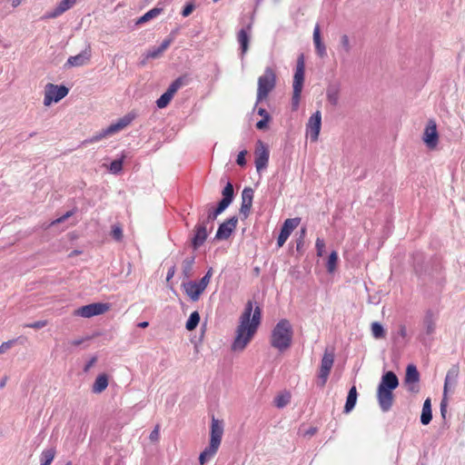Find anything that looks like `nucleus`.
<instances>
[{
	"label": "nucleus",
	"mask_w": 465,
	"mask_h": 465,
	"mask_svg": "<svg viewBox=\"0 0 465 465\" xmlns=\"http://www.w3.org/2000/svg\"><path fill=\"white\" fill-rule=\"evenodd\" d=\"M246 154H247L246 150H242L238 153L237 159H236V163L238 165L244 166L246 164V159H245Z\"/></svg>",
	"instance_id": "55"
},
{
	"label": "nucleus",
	"mask_w": 465,
	"mask_h": 465,
	"mask_svg": "<svg viewBox=\"0 0 465 465\" xmlns=\"http://www.w3.org/2000/svg\"><path fill=\"white\" fill-rule=\"evenodd\" d=\"M220 443L210 440L209 446L206 447L199 456V461L201 465H203L205 462L210 460L217 452Z\"/></svg>",
	"instance_id": "27"
},
{
	"label": "nucleus",
	"mask_w": 465,
	"mask_h": 465,
	"mask_svg": "<svg viewBox=\"0 0 465 465\" xmlns=\"http://www.w3.org/2000/svg\"><path fill=\"white\" fill-rule=\"evenodd\" d=\"M223 434V424L222 420L215 419L214 416L212 418L210 440L215 441L221 444L222 437Z\"/></svg>",
	"instance_id": "24"
},
{
	"label": "nucleus",
	"mask_w": 465,
	"mask_h": 465,
	"mask_svg": "<svg viewBox=\"0 0 465 465\" xmlns=\"http://www.w3.org/2000/svg\"><path fill=\"white\" fill-rule=\"evenodd\" d=\"M135 117V113H128L122 118L118 119L115 123L111 124L107 127V132H112L113 134H115L117 132L122 131L123 129L127 127L134 120Z\"/></svg>",
	"instance_id": "21"
},
{
	"label": "nucleus",
	"mask_w": 465,
	"mask_h": 465,
	"mask_svg": "<svg viewBox=\"0 0 465 465\" xmlns=\"http://www.w3.org/2000/svg\"><path fill=\"white\" fill-rule=\"evenodd\" d=\"M371 332L375 339H381L385 336V330L383 326L378 322H374L371 324Z\"/></svg>",
	"instance_id": "39"
},
{
	"label": "nucleus",
	"mask_w": 465,
	"mask_h": 465,
	"mask_svg": "<svg viewBox=\"0 0 465 465\" xmlns=\"http://www.w3.org/2000/svg\"><path fill=\"white\" fill-rule=\"evenodd\" d=\"M69 93V89L64 85H57L47 84L45 85L44 104L50 105L52 103H57L65 97Z\"/></svg>",
	"instance_id": "7"
},
{
	"label": "nucleus",
	"mask_w": 465,
	"mask_h": 465,
	"mask_svg": "<svg viewBox=\"0 0 465 465\" xmlns=\"http://www.w3.org/2000/svg\"><path fill=\"white\" fill-rule=\"evenodd\" d=\"M254 154H255V160H254L255 167H256L257 172L260 173L261 171L264 170L267 167L268 162H269V156H270V153H269L267 145L261 140H259L256 143V148H255Z\"/></svg>",
	"instance_id": "9"
},
{
	"label": "nucleus",
	"mask_w": 465,
	"mask_h": 465,
	"mask_svg": "<svg viewBox=\"0 0 465 465\" xmlns=\"http://www.w3.org/2000/svg\"><path fill=\"white\" fill-rule=\"evenodd\" d=\"M46 321H36L35 322L25 324V327L39 330L46 326Z\"/></svg>",
	"instance_id": "53"
},
{
	"label": "nucleus",
	"mask_w": 465,
	"mask_h": 465,
	"mask_svg": "<svg viewBox=\"0 0 465 465\" xmlns=\"http://www.w3.org/2000/svg\"><path fill=\"white\" fill-rule=\"evenodd\" d=\"M193 232L194 233L191 240V243L193 250H197L206 241L208 237V231L207 228H205L203 225L197 223L194 227Z\"/></svg>",
	"instance_id": "20"
},
{
	"label": "nucleus",
	"mask_w": 465,
	"mask_h": 465,
	"mask_svg": "<svg viewBox=\"0 0 465 465\" xmlns=\"http://www.w3.org/2000/svg\"><path fill=\"white\" fill-rule=\"evenodd\" d=\"M315 248H316L317 255L322 257L323 255L324 248H325L324 240L322 238H317L316 242H315Z\"/></svg>",
	"instance_id": "50"
},
{
	"label": "nucleus",
	"mask_w": 465,
	"mask_h": 465,
	"mask_svg": "<svg viewBox=\"0 0 465 465\" xmlns=\"http://www.w3.org/2000/svg\"><path fill=\"white\" fill-rule=\"evenodd\" d=\"M163 12V8L160 7H153L148 12H146L143 15H142L138 20L137 24H143L145 22H148L149 20L156 17Z\"/></svg>",
	"instance_id": "35"
},
{
	"label": "nucleus",
	"mask_w": 465,
	"mask_h": 465,
	"mask_svg": "<svg viewBox=\"0 0 465 465\" xmlns=\"http://www.w3.org/2000/svg\"><path fill=\"white\" fill-rule=\"evenodd\" d=\"M213 268L210 267L208 269V271L206 272V273L203 275V277L198 282V283L205 290L206 287L208 286L209 282H210V280L212 278V275H213Z\"/></svg>",
	"instance_id": "46"
},
{
	"label": "nucleus",
	"mask_w": 465,
	"mask_h": 465,
	"mask_svg": "<svg viewBox=\"0 0 465 465\" xmlns=\"http://www.w3.org/2000/svg\"><path fill=\"white\" fill-rule=\"evenodd\" d=\"M215 220L213 219V218H210L208 215H206L205 213H201L199 214V217H198V224H202L203 225L205 228H207V224L208 223H212L211 225V228H210V231H212L213 225V223L214 222Z\"/></svg>",
	"instance_id": "45"
},
{
	"label": "nucleus",
	"mask_w": 465,
	"mask_h": 465,
	"mask_svg": "<svg viewBox=\"0 0 465 465\" xmlns=\"http://www.w3.org/2000/svg\"><path fill=\"white\" fill-rule=\"evenodd\" d=\"M194 7L195 6L193 3H189V4L185 5V6L183 7V9L182 11V15L183 17L190 15L192 14V12L194 10Z\"/></svg>",
	"instance_id": "57"
},
{
	"label": "nucleus",
	"mask_w": 465,
	"mask_h": 465,
	"mask_svg": "<svg viewBox=\"0 0 465 465\" xmlns=\"http://www.w3.org/2000/svg\"><path fill=\"white\" fill-rule=\"evenodd\" d=\"M338 262V253L336 251H332L328 258L326 268L328 272L331 273L335 271Z\"/></svg>",
	"instance_id": "38"
},
{
	"label": "nucleus",
	"mask_w": 465,
	"mask_h": 465,
	"mask_svg": "<svg viewBox=\"0 0 465 465\" xmlns=\"http://www.w3.org/2000/svg\"><path fill=\"white\" fill-rule=\"evenodd\" d=\"M341 92V85L339 83L330 84L326 89L327 101L332 105L336 106L339 103Z\"/></svg>",
	"instance_id": "26"
},
{
	"label": "nucleus",
	"mask_w": 465,
	"mask_h": 465,
	"mask_svg": "<svg viewBox=\"0 0 465 465\" xmlns=\"http://www.w3.org/2000/svg\"><path fill=\"white\" fill-rule=\"evenodd\" d=\"M15 342V340L7 341L3 342V343L0 345V354H1V353H4V352H5V351H6L7 350H9Z\"/></svg>",
	"instance_id": "58"
},
{
	"label": "nucleus",
	"mask_w": 465,
	"mask_h": 465,
	"mask_svg": "<svg viewBox=\"0 0 465 465\" xmlns=\"http://www.w3.org/2000/svg\"><path fill=\"white\" fill-rule=\"evenodd\" d=\"M108 386V377L106 374L103 373L96 377L93 386L92 391L94 393H101L104 391Z\"/></svg>",
	"instance_id": "31"
},
{
	"label": "nucleus",
	"mask_w": 465,
	"mask_h": 465,
	"mask_svg": "<svg viewBox=\"0 0 465 465\" xmlns=\"http://www.w3.org/2000/svg\"><path fill=\"white\" fill-rule=\"evenodd\" d=\"M252 29V24H249L246 28H242L237 35V40L240 44L242 54H244L249 46L250 35L249 32Z\"/></svg>",
	"instance_id": "28"
},
{
	"label": "nucleus",
	"mask_w": 465,
	"mask_h": 465,
	"mask_svg": "<svg viewBox=\"0 0 465 465\" xmlns=\"http://www.w3.org/2000/svg\"><path fill=\"white\" fill-rule=\"evenodd\" d=\"M200 319L201 318L199 312L197 311L193 312L185 323V328L188 331H193L199 324Z\"/></svg>",
	"instance_id": "36"
},
{
	"label": "nucleus",
	"mask_w": 465,
	"mask_h": 465,
	"mask_svg": "<svg viewBox=\"0 0 465 465\" xmlns=\"http://www.w3.org/2000/svg\"><path fill=\"white\" fill-rule=\"evenodd\" d=\"M300 222L301 218L298 217L289 218L284 221L277 239L278 247H282L285 243L292 231L300 224Z\"/></svg>",
	"instance_id": "15"
},
{
	"label": "nucleus",
	"mask_w": 465,
	"mask_h": 465,
	"mask_svg": "<svg viewBox=\"0 0 465 465\" xmlns=\"http://www.w3.org/2000/svg\"><path fill=\"white\" fill-rule=\"evenodd\" d=\"M313 44L315 47L323 44L321 38L320 25L318 24L315 25L313 30Z\"/></svg>",
	"instance_id": "48"
},
{
	"label": "nucleus",
	"mask_w": 465,
	"mask_h": 465,
	"mask_svg": "<svg viewBox=\"0 0 465 465\" xmlns=\"http://www.w3.org/2000/svg\"><path fill=\"white\" fill-rule=\"evenodd\" d=\"M335 359L333 347H326L322 355L320 369L317 374L316 384L320 388H323L328 381L331 371L332 369Z\"/></svg>",
	"instance_id": "4"
},
{
	"label": "nucleus",
	"mask_w": 465,
	"mask_h": 465,
	"mask_svg": "<svg viewBox=\"0 0 465 465\" xmlns=\"http://www.w3.org/2000/svg\"><path fill=\"white\" fill-rule=\"evenodd\" d=\"M322 126V113L316 111L311 115L306 124V133L312 142H316L319 138V134Z\"/></svg>",
	"instance_id": "10"
},
{
	"label": "nucleus",
	"mask_w": 465,
	"mask_h": 465,
	"mask_svg": "<svg viewBox=\"0 0 465 465\" xmlns=\"http://www.w3.org/2000/svg\"><path fill=\"white\" fill-rule=\"evenodd\" d=\"M398 386L399 379L397 375L393 371H388L382 374L378 388H384L387 390L394 391Z\"/></svg>",
	"instance_id": "22"
},
{
	"label": "nucleus",
	"mask_w": 465,
	"mask_h": 465,
	"mask_svg": "<svg viewBox=\"0 0 465 465\" xmlns=\"http://www.w3.org/2000/svg\"><path fill=\"white\" fill-rule=\"evenodd\" d=\"M215 220L213 219V218H210L208 215H206L205 213H201L199 214V217H198V224H202L203 225L205 228H207V224L208 223H212L211 225V228H210V231H212L213 225V223L214 222Z\"/></svg>",
	"instance_id": "43"
},
{
	"label": "nucleus",
	"mask_w": 465,
	"mask_h": 465,
	"mask_svg": "<svg viewBox=\"0 0 465 465\" xmlns=\"http://www.w3.org/2000/svg\"><path fill=\"white\" fill-rule=\"evenodd\" d=\"M315 49H316V53L318 54V55L320 57H324L327 54L326 46L324 44L316 46Z\"/></svg>",
	"instance_id": "60"
},
{
	"label": "nucleus",
	"mask_w": 465,
	"mask_h": 465,
	"mask_svg": "<svg viewBox=\"0 0 465 465\" xmlns=\"http://www.w3.org/2000/svg\"><path fill=\"white\" fill-rule=\"evenodd\" d=\"M77 0H62L58 3V5L47 14L46 17L48 18H55L71 9L75 4Z\"/></svg>",
	"instance_id": "23"
},
{
	"label": "nucleus",
	"mask_w": 465,
	"mask_h": 465,
	"mask_svg": "<svg viewBox=\"0 0 465 465\" xmlns=\"http://www.w3.org/2000/svg\"><path fill=\"white\" fill-rule=\"evenodd\" d=\"M357 397H358L357 389L353 385L350 389L348 395H347V399H346V402H345L344 410H343V411L345 413H349L353 410V408L355 407L356 402H357Z\"/></svg>",
	"instance_id": "29"
},
{
	"label": "nucleus",
	"mask_w": 465,
	"mask_h": 465,
	"mask_svg": "<svg viewBox=\"0 0 465 465\" xmlns=\"http://www.w3.org/2000/svg\"><path fill=\"white\" fill-rule=\"evenodd\" d=\"M422 140L429 149H434L439 142V134L435 121L430 120L426 125Z\"/></svg>",
	"instance_id": "13"
},
{
	"label": "nucleus",
	"mask_w": 465,
	"mask_h": 465,
	"mask_svg": "<svg viewBox=\"0 0 465 465\" xmlns=\"http://www.w3.org/2000/svg\"><path fill=\"white\" fill-rule=\"evenodd\" d=\"M276 74L272 68L266 67L264 74L258 78L256 104L265 99L274 89Z\"/></svg>",
	"instance_id": "5"
},
{
	"label": "nucleus",
	"mask_w": 465,
	"mask_h": 465,
	"mask_svg": "<svg viewBox=\"0 0 465 465\" xmlns=\"http://www.w3.org/2000/svg\"><path fill=\"white\" fill-rule=\"evenodd\" d=\"M432 420V411H431V401L430 399L428 398L424 401L422 406V411L420 415V422L423 425H428Z\"/></svg>",
	"instance_id": "30"
},
{
	"label": "nucleus",
	"mask_w": 465,
	"mask_h": 465,
	"mask_svg": "<svg viewBox=\"0 0 465 465\" xmlns=\"http://www.w3.org/2000/svg\"><path fill=\"white\" fill-rule=\"evenodd\" d=\"M238 217L235 215L225 220L219 225L214 240L223 241L229 239L232 232L236 229Z\"/></svg>",
	"instance_id": "11"
},
{
	"label": "nucleus",
	"mask_w": 465,
	"mask_h": 465,
	"mask_svg": "<svg viewBox=\"0 0 465 465\" xmlns=\"http://www.w3.org/2000/svg\"><path fill=\"white\" fill-rule=\"evenodd\" d=\"M293 336L292 326L289 320L282 319L273 327L271 334V345L279 351H284L292 345Z\"/></svg>",
	"instance_id": "2"
},
{
	"label": "nucleus",
	"mask_w": 465,
	"mask_h": 465,
	"mask_svg": "<svg viewBox=\"0 0 465 465\" xmlns=\"http://www.w3.org/2000/svg\"><path fill=\"white\" fill-rule=\"evenodd\" d=\"M109 305L107 303L94 302L87 305H84L78 308L74 314L84 318H90L96 315H101L107 312Z\"/></svg>",
	"instance_id": "8"
},
{
	"label": "nucleus",
	"mask_w": 465,
	"mask_h": 465,
	"mask_svg": "<svg viewBox=\"0 0 465 465\" xmlns=\"http://www.w3.org/2000/svg\"><path fill=\"white\" fill-rule=\"evenodd\" d=\"M173 97L169 95L167 93H163L157 100H156V105L158 108L163 109L165 108Z\"/></svg>",
	"instance_id": "41"
},
{
	"label": "nucleus",
	"mask_w": 465,
	"mask_h": 465,
	"mask_svg": "<svg viewBox=\"0 0 465 465\" xmlns=\"http://www.w3.org/2000/svg\"><path fill=\"white\" fill-rule=\"evenodd\" d=\"M290 400H291L290 393L285 392V393L277 395L274 398L273 402L277 408L282 409V408L285 407L290 402Z\"/></svg>",
	"instance_id": "37"
},
{
	"label": "nucleus",
	"mask_w": 465,
	"mask_h": 465,
	"mask_svg": "<svg viewBox=\"0 0 465 465\" xmlns=\"http://www.w3.org/2000/svg\"><path fill=\"white\" fill-rule=\"evenodd\" d=\"M90 58L91 47L90 45H88L84 50L80 52L78 54L70 56L67 59L65 65L70 67L82 66L86 64L89 62Z\"/></svg>",
	"instance_id": "18"
},
{
	"label": "nucleus",
	"mask_w": 465,
	"mask_h": 465,
	"mask_svg": "<svg viewBox=\"0 0 465 465\" xmlns=\"http://www.w3.org/2000/svg\"><path fill=\"white\" fill-rule=\"evenodd\" d=\"M262 317V310L259 306L253 310V305L249 301L240 317V322L236 329V335L231 349L233 351H243L255 334Z\"/></svg>",
	"instance_id": "1"
},
{
	"label": "nucleus",
	"mask_w": 465,
	"mask_h": 465,
	"mask_svg": "<svg viewBox=\"0 0 465 465\" xmlns=\"http://www.w3.org/2000/svg\"><path fill=\"white\" fill-rule=\"evenodd\" d=\"M254 192L251 187H245L242 192L240 213L247 218L251 213Z\"/></svg>",
	"instance_id": "17"
},
{
	"label": "nucleus",
	"mask_w": 465,
	"mask_h": 465,
	"mask_svg": "<svg viewBox=\"0 0 465 465\" xmlns=\"http://www.w3.org/2000/svg\"><path fill=\"white\" fill-rule=\"evenodd\" d=\"M215 220L213 219V218H210L208 215H206L205 213H201L199 214V217H198V224H202L203 225L205 228H207V224L208 223H212L211 225V228H210V231H212L213 225V223L214 222Z\"/></svg>",
	"instance_id": "44"
},
{
	"label": "nucleus",
	"mask_w": 465,
	"mask_h": 465,
	"mask_svg": "<svg viewBox=\"0 0 465 465\" xmlns=\"http://www.w3.org/2000/svg\"><path fill=\"white\" fill-rule=\"evenodd\" d=\"M315 49H316V53L318 54V55L320 57H324L327 54L326 46L324 44L316 46Z\"/></svg>",
	"instance_id": "61"
},
{
	"label": "nucleus",
	"mask_w": 465,
	"mask_h": 465,
	"mask_svg": "<svg viewBox=\"0 0 465 465\" xmlns=\"http://www.w3.org/2000/svg\"><path fill=\"white\" fill-rule=\"evenodd\" d=\"M341 45L342 46V48L344 49V51L346 53H349L351 51V44H350L349 36L347 35H341Z\"/></svg>",
	"instance_id": "52"
},
{
	"label": "nucleus",
	"mask_w": 465,
	"mask_h": 465,
	"mask_svg": "<svg viewBox=\"0 0 465 465\" xmlns=\"http://www.w3.org/2000/svg\"><path fill=\"white\" fill-rule=\"evenodd\" d=\"M123 163H124L123 158L114 160L110 163V167H109L110 172L114 174L118 173L123 169Z\"/></svg>",
	"instance_id": "42"
},
{
	"label": "nucleus",
	"mask_w": 465,
	"mask_h": 465,
	"mask_svg": "<svg viewBox=\"0 0 465 465\" xmlns=\"http://www.w3.org/2000/svg\"><path fill=\"white\" fill-rule=\"evenodd\" d=\"M55 456V449L54 448H49L45 449L41 455H40V465H50L52 461L54 460Z\"/></svg>",
	"instance_id": "33"
},
{
	"label": "nucleus",
	"mask_w": 465,
	"mask_h": 465,
	"mask_svg": "<svg viewBox=\"0 0 465 465\" xmlns=\"http://www.w3.org/2000/svg\"><path fill=\"white\" fill-rule=\"evenodd\" d=\"M447 408H448V397L447 394H443L440 405V411L442 419H446L447 414Z\"/></svg>",
	"instance_id": "49"
},
{
	"label": "nucleus",
	"mask_w": 465,
	"mask_h": 465,
	"mask_svg": "<svg viewBox=\"0 0 465 465\" xmlns=\"http://www.w3.org/2000/svg\"><path fill=\"white\" fill-rule=\"evenodd\" d=\"M269 121L270 120H268V119H261L260 121H258L256 123V128L259 130L264 129L265 127H267Z\"/></svg>",
	"instance_id": "64"
},
{
	"label": "nucleus",
	"mask_w": 465,
	"mask_h": 465,
	"mask_svg": "<svg viewBox=\"0 0 465 465\" xmlns=\"http://www.w3.org/2000/svg\"><path fill=\"white\" fill-rule=\"evenodd\" d=\"M222 195L223 198L215 208H213L209 205L206 206V215H208L210 218L216 220L217 216L223 213L232 203L234 199V189L231 182H227L226 185L222 191Z\"/></svg>",
	"instance_id": "6"
},
{
	"label": "nucleus",
	"mask_w": 465,
	"mask_h": 465,
	"mask_svg": "<svg viewBox=\"0 0 465 465\" xmlns=\"http://www.w3.org/2000/svg\"><path fill=\"white\" fill-rule=\"evenodd\" d=\"M172 41H173L172 38L164 39L158 47L160 48V50L164 52L170 46Z\"/></svg>",
	"instance_id": "62"
},
{
	"label": "nucleus",
	"mask_w": 465,
	"mask_h": 465,
	"mask_svg": "<svg viewBox=\"0 0 465 465\" xmlns=\"http://www.w3.org/2000/svg\"><path fill=\"white\" fill-rule=\"evenodd\" d=\"M160 437V427L156 425L154 429L151 431L149 435V439L151 441H157Z\"/></svg>",
	"instance_id": "56"
},
{
	"label": "nucleus",
	"mask_w": 465,
	"mask_h": 465,
	"mask_svg": "<svg viewBox=\"0 0 465 465\" xmlns=\"http://www.w3.org/2000/svg\"><path fill=\"white\" fill-rule=\"evenodd\" d=\"M111 234H112V237L115 241H117V242L121 241L123 239V230H122V227L120 225H118V224L113 225Z\"/></svg>",
	"instance_id": "47"
},
{
	"label": "nucleus",
	"mask_w": 465,
	"mask_h": 465,
	"mask_svg": "<svg viewBox=\"0 0 465 465\" xmlns=\"http://www.w3.org/2000/svg\"><path fill=\"white\" fill-rule=\"evenodd\" d=\"M420 372L414 364H409L406 368L404 382L407 390L411 392H418L420 388L417 383L420 381Z\"/></svg>",
	"instance_id": "14"
},
{
	"label": "nucleus",
	"mask_w": 465,
	"mask_h": 465,
	"mask_svg": "<svg viewBox=\"0 0 465 465\" xmlns=\"http://www.w3.org/2000/svg\"><path fill=\"white\" fill-rule=\"evenodd\" d=\"M306 235V227H302L300 231V237L296 242V248L299 251L303 246V239Z\"/></svg>",
	"instance_id": "54"
},
{
	"label": "nucleus",
	"mask_w": 465,
	"mask_h": 465,
	"mask_svg": "<svg viewBox=\"0 0 465 465\" xmlns=\"http://www.w3.org/2000/svg\"><path fill=\"white\" fill-rule=\"evenodd\" d=\"M460 373V369L458 365H453L447 372L444 387H443V394H448L449 388L450 386H455L458 381Z\"/></svg>",
	"instance_id": "25"
},
{
	"label": "nucleus",
	"mask_w": 465,
	"mask_h": 465,
	"mask_svg": "<svg viewBox=\"0 0 465 465\" xmlns=\"http://www.w3.org/2000/svg\"><path fill=\"white\" fill-rule=\"evenodd\" d=\"M113 134L112 132H107V127L105 129H103L101 132L95 134L94 135H93L90 139L88 140H85L84 143H95V142H98L104 138H105L106 136H109Z\"/></svg>",
	"instance_id": "40"
},
{
	"label": "nucleus",
	"mask_w": 465,
	"mask_h": 465,
	"mask_svg": "<svg viewBox=\"0 0 465 465\" xmlns=\"http://www.w3.org/2000/svg\"><path fill=\"white\" fill-rule=\"evenodd\" d=\"M438 321V314L434 312L432 310H427L425 312L423 320H422V329L423 332L420 335V340H425L426 336H431L434 334L436 331V324Z\"/></svg>",
	"instance_id": "12"
},
{
	"label": "nucleus",
	"mask_w": 465,
	"mask_h": 465,
	"mask_svg": "<svg viewBox=\"0 0 465 465\" xmlns=\"http://www.w3.org/2000/svg\"><path fill=\"white\" fill-rule=\"evenodd\" d=\"M304 57L303 54H302L297 59L296 69L293 75V93L292 97V111H296L299 108L301 94L304 83Z\"/></svg>",
	"instance_id": "3"
},
{
	"label": "nucleus",
	"mask_w": 465,
	"mask_h": 465,
	"mask_svg": "<svg viewBox=\"0 0 465 465\" xmlns=\"http://www.w3.org/2000/svg\"><path fill=\"white\" fill-rule=\"evenodd\" d=\"M186 76H179L168 86L165 93L173 97L174 94L185 84Z\"/></svg>",
	"instance_id": "34"
},
{
	"label": "nucleus",
	"mask_w": 465,
	"mask_h": 465,
	"mask_svg": "<svg viewBox=\"0 0 465 465\" xmlns=\"http://www.w3.org/2000/svg\"><path fill=\"white\" fill-rule=\"evenodd\" d=\"M175 272H176V266L173 264L167 271V274H166L167 282H169L174 276Z\"/></svg>",
	"instance_id": "63"
},
{
	"label": "nucleus",
	"mask_w": 465,
	"mask_h": 465,
	"mask_svg": "<svg viewBox=\"0 0 465 465\" xmlns=\"http://www.w3.org/2000/svg\"><path fill=\"white\" fill-rule=\"evenodd\" d=\"M183 291L186 295L193 301L196 302L199 300L201 294L204 292V289L194 281H188L183 283Z\"/></svg>",
	"instance_id": "19"
},
{
	"label": "nucleus",
	"mask_w": 465,
	"mask_h": 465,
	"mask_svg": "<svg viewBox=\"0 0 465 465\" xmlns=\"http://www.w3.org/2000/svg\"><path fill=\"white\" fill-rule=\"evenodd\" d=\"M195 262V256L187 257L183 261L182 271L185 279H189L193 275V265Z\"/></svg>",
	"instance_id": "32"
},
{
	"label": "nucleus",
	"mask_w": 465,
	"mask_h": 465,
	"mask_svg": "<svg viewBox=\"0 0 465 465\" xmlns=\"http://www.w3.org/2000/svg\"><path fill=\"white\" fill-rule=\"evenodd\" d=\"M162 54H163V51L160 50L159 47H153L147 52L146 58L155 59V58H158Z\"/></svg>",
	"instance_id": "51"
},
{
	"label": "nucleus",
	"mask_w": 465,
	"mask_h": 465,
	"mask_svg": "<svg viewBox=\"0 0 465 465\" xmlns=\"http://www.w3.org/2000/svg\"><path fill=\"white\" fill-rule=\"evenodd\" d=\"M377 401L379 406L383 412H388L391 411L393 401H394V394L393 391L387 390L384 388L377 389Z\"/></svg>",
	"instance_id": "16"
},
{
	"label": "nucleus",
	"mask_w": 465,
	"mask_h": 465,
	"mask_svg": "<svg viewBox=\"0 0 465 465\" xmlns=\"http://www.w3.org/2000/svg\"><path fill=\"white\" fill-rule=\"evenodd\" d=\"M97 361V357L93 356L84 365V371L87 372L94 365V363Z\"/></svg>",
	"instance_id": "59"
}]
</instances>
